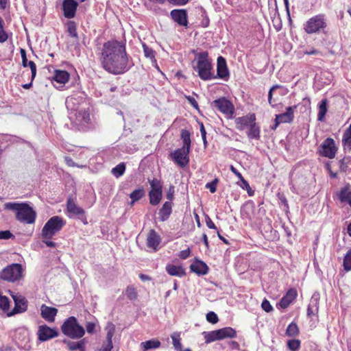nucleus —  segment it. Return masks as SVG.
I'll use <instances>...</instances> for the list:
<instances>
[{"label":"nucleus","instance_id":"a18cd8bd","mask_svg":"<svg viewBox=\"0 0 351 351\" xmlns=\"http://www.w3.org/2000/svg\"><path fill=\"white\" fill-rule=\"evenodd\" d=\"M351 163L350 157H344L339 161V168L341 171L346 172L348 169V165Z\"/></svg>","mask_w":351,"mask_h":351},{"label":"nucleus","instance_id":"6e6552de","mask_svg":"<svg viewBox=\"0 0 351 351\" xmlns=\"http://www.w3.org/2000/svg\"><path fill=\"white\" fill-rule=\"evenodd\" d=\"M66 210L70 218L77 217L84 224H87L88 222L84 210L77 205L71 197L66 201Z\"/></svg>","mask_w":351,"mask_h":351},{"label":"nucleus","instance_id":"b1692460","mask_svg":"<svg viewBox=\"0 0 351 351\" xmlns=\"http://www.w3.org/2000/svg\"><path fill=\"white\" fill-rule=\"evenodd\" d=\"M172 213V202H166L159 210V219L162 221H167Z\"/></svg>","mask_w":351,"mask_h":351},{"label":"nucleus","instance_id":"c03bdc74","mask_svg":"<svg viewBox=\"0 0 351 351\" xmlns=\"http://www.w3.org/2000/svg\"><path fill=\"white\" fill-rule=\"evenodd\" d=\"M149 183L151 186V191H162V183L159 180L156 178L149 179Z\"/></svg>","mask_w":351,"mask_h":351},{"label":"nucleus","instance_id":"dca6fc26","mask_svg":"<svg viewBox=\"0 0 351 351\" xmlns=\"http://www.w3.org/2000/svg\"><path fill=\"white\" fill-rule=\"evenodd\" d=\"M78 3L75 0H64L62 8L64 16L67 19H72L75 16Z\"/></svg>","mask_w":351,"mask_h":351},{"label":"nucleus","instance_id":"bb28decb","mask_svg":"<svg viewBox=\"0 0 351 351\" xmlns=\"http://www.w3.org/2000/svg\"><path fill=\"white\" fill-rule=\"evenodd\" d=\"M69 73L66 71L56 70L53 79L58 83L65 84L69 80Z\"/></svg>","mask_w":351,"mask_h":351},{"label":"nucleus","instance_id":"69168bd1","mask_svg":"<svg viewBox=\"0 0 351 351\" xmlns=\"http://www.w3.org/2000/svg\"><path fill=\"white\" fill-rule=\"evenodd\" d=\"M206 226L210 228V229H217V227L215 225V223H213V221H212V219L208 217V216H206Z\"/></svg>","mask_w":351,"mask_h":351},{"label":"nucleus","instance_id":"a878e982","mask_svg":"<svg viewBox=\"0 0 351 351\" xmlns=\"http://www.w3.org/2000/svg\"><path fill=\"white\" fill-rule=\"evenodd\" d=\"M338 196L341 202H348L351 206V188L350 185H347L342 188Z\"/></svg>","mask_w":351,"mask_h":351},{"label":"nucleus","instance_id":"864d4df0","mask_svg":"<svg viewBox=\"0 0 351 351\" xmlns=\"http://www.w3.org/2000/svg\"><path fill=\"white\" fill-rule=\"evenodd\" d=\"M8 38V34L3 29V20L0 18V43L5 42Z\"/></svg>","mask_w":351,"mask_h":351},{"label":"nucleus","instance_id":"4d7b16f0","mask_svg":"<svg viewBox=\"0 0 351 351\" xmlns=\"http://www.w3.org/2000/svg\"><path fill=\"white\" fill-rule=\"evenodd\" d=\"M14 237V236L12 234V232L10 230L0 231V239L7 240Z\"/></svg>","mask_w":351,"mask_h":351},{"label":"nucleus","instance_id":"e2e57ef3","mask_svg":"<svg viewBox=\"0 0 351 351\" xmlns=\"http://www.w3.org/2000/svg\"><path fill=\"white\" fill-rule=\"evenodd\" d=\"M96 324L94 322H88L86 325V330L88 333L93 334L95 332Z\"/></svg>","mask_w":351,"mask_h":351},{"label":"nucleus","instance_id":"f03ea898","mask_svg":"<svg viewBox=\"0 0 351 351\" xmlns=\"http://www.w3.org/2000/svg\"><path fill=\"white\" fill-rule=\"evenodd\" d=\"M4 208L16 213V219L24 224H33L35 223L36 212L27 203L7 202Z\"/></svg>","mask_w":351,"mask_h":351},{"label":"nucleus","instance_id":"4c0bfd02","mask_svg":"<svg viewBox=\"0 0 351 351\" xmlns=\"http://www.w3.org/2000/svg\"><path fill=\"white\" fill-rule=\"evenodd\" d=\"M171 337L172 339L173 345L176 351H182V344H181V338L180 333L178 332H173Z\"/></svg>","mask_w":351,"mask_h":351},{"label":"nucleus","instance_id":"5fc2aeb1","mask_svg":"<svg viewBox=\"0 0 351 351\" xmlns=\"http://www.w3.org/2000/svg\"><path fill=\"white\" fill-rule=\"evenodd\" d=\"M206 319L208 322L212 324H216L219 320L217 314L213 311L207 313Z\"/></svg>","mask_w":351,"mask_h":351},{"label":"nucleus","instance_id":"f3484780","mask_svg":"<svg viewBox=\"0 0 351 351\" xmlns=\"http://www.w3.org/2000/svg\"><path fill=\"white\" fill-rule=\"evenodd\" d=\"M256 121L254 114H249L246 116L238 117L235 119L237 128L239 130H243L245 128H249L252 123Z\"/></svg>","mask_w":351,"mask_h":351},{"label":"nucleus","instance_id":"4be33fe9","mask_svg":"<svg viewBox=\"0 0 351 351\" xmlns=\"http://www.w3.org/2000/svg\"><path fill=\"white\" fill-rule=\"evenodd\" d=\"M160 243V237L154 230H150L147 238V245L148 247L157 250V247Z\"/></svg>","mask_w":351,"mask_h":351},{"label":"nucleus","instance_id":"f8f14e48","mask_svg":"<svg viewBox=\"0 0 351 351\" xmlns=\"http://www.w3.org/2000/svg\"><path fill=\"white\" fill-rule=\"evenodd\" d=\"M321 155L328 158H333L337 152L335 141L331 138H326L321 145Z\"/></svg>","mask_w":351,"mask_h":351},{"label":"nucleus","instance_id":"13d9d810","mask_svg":"<svg viewBox=\"0 0 351 351\" xmlns=\"http://www.w3.org/2000/svg\"><path fill=\"white\" fill-rule=\"evenodd\" d=\"M261 306H262V308H263L265 311H266V312H267V313L271 312V311L273 310V307H272V306L270 304V302H269L267 300H266V299H265V300L263 301V302H262V304H261Z\"/></svg>","mask_w":351,"mask_h":351},{"label":"nucleus","instance_id":"680f3d73","mask_svg":"<svg viewBox=\"0 0 351 351\" xmlns=\"http://www.w3.org/2000/svg\"><path fill=\"white\" fill-rule=\"evenodd\" d=\"M280 86L279 85H274L273 86L269 93H268V102L269 104L274 106V105L272 104V95H273V92L275 91L276 89L279 88Z\"/></svg>","mask_w":351,"mask_h":351},{"label":"nucleus","instance_id":"39448f33","mask_svg":"<svg viewBox=\"0 0 351 351\" xmlns=\"http://www.w3.org/2000/svg\"><path fill=\"white\" fill-rule=\"evenodd\" d=\"M65 224L66 221L59 216L51 217L42 229V237L45 239H51Z\"/></svg>","mask_w":351,"mask_h":351},{"label":"nucleus","instance_id":"9d476101","mask_svg":"<svg viewBox=\"0 0 351 351\" xmlns=\"http://www.w3.org/2000/svg\"><path fill=\"white\" fill-rule=\"evenodd\" d=\"M16 343L19 348L30 350L32 348L29 341V332L25 328H18L14 335Z\"/></svg>","mask_w":351,"mask_h":351},{"label":"nucleus","instance_id":"603ef678","mask_svg":"<svg viewBox=\"0 0 351 351\" xmlns=\"http://www.w3.org/2000/svg\"><path fill=\"white\" fill-rule=\"evenodd\" d=\"M343 266L346 271L351 270V250L347 253L344 258Z\"/></svg>","mask_w":351,"mask_h":351},{"label":"nucleus","instance_id":"58836bf2","mask_svg":"<svg viewBox=\"0 0 351 351\" xmlns=\"http://www.w3.org/2000/svg\"><path fill=\"white\" fill-rule=\"evenodd\" d=\"M327 112V101L326 99H323L319 104L318 120L322 121Z\"/></svg>","mask_w":351,"mask_h":351},{"label":"nucleus","instance_id":"79ce46f5","mask_svg":"<svg viewBox=\"0 0 351 351\" xmlns=\"http://www.w3.org/2000/svg\"><path fill=\"white\" fill-rule=\"evenodd\" d=\"M63 343L67 346V348L70 351H75L81 348V339L78 341H72L71 340L64 339L63 340Z\"/></svg>","mask_w":351,"mask_h":351},{"label":"nucleus","instance_id":"72a5a7b5","mask_svg":"<svg viewBox=\"0 0 351 351\" xmlns=\"http://www.w3.org/2000/svg\"><path fill=\"white\" fill-rule=\"evenodd\" d=\"M248 138L259 139L260 138V128L256 125V122L252 123L249 127V130L247 133Z\"/></svg>","mask_w":351,"mask_h":351},{"label":"nucleus","instance_id":"09e8293b","mask_svg":"<svg viewBox=\"0 0 351 351\" xmlns=\"http://www.w3.org/2000/svg\"><path fill=\"white\" fill-rule=\"evenodd\" d=\"M9 306V299L6 296L1 295L0 294V308H1L3 311H6L8 310Z\"/></svg>","mask_w":351,"mask_h":351},{"label":"nucleus","instance_id":"ddd939ff","mask_svg":"<svg viewBox=\"0 0 351 351\" xmlns=\"http://www.w3.org/2000/svg\"><path fill=\"white\" fill-rule=\"evenodd\" d=\"M37 335L38 340L43 342L58 337V332L47 325H42L38 327Z\"/></svg>","mask_w":351,"mask_h":351},{"label":"nucleus","instance_id":"774afa93","mask_svg":"<svg viewBox=\"0 0 351 351\" xmlns=\"http://www.w3.org/2000/svg\"><path fill=\"white\" fill-rule=\"evenodd\" d=\"M186 99L187 100L189 101V102L196 109L198 108V104L197 102L196 101L195 99L193 97H191V96H187L186 97Z\"/></svg>","mask_w":351,"mask_h":351},{"label":"nucleus","instance_id":"e433bc0d","mask_svg":"<svg viewBox=\"0 0 351 351\" xmlns=\"http://www.w3.org/2000/svg\"><path fill=\"white\" fill-rule=\"evenodd\" d=\"M145 195V191L143 188L134 190L130 194V197L132 199L130 205H133L135 202L139 200Z\"/></svg>","mask_w":351,"mask_h":351},{"label":"nucleus","instance_id":"2eb2a0df","mask_svg":"<svg viewBox=\"0 0 351 351\" xmlns=\"http://www.w3.org/2000/svg\"><path fill=\"white\" fill-rule=\"evenodd\" d=\"M297 106H289L287 108L286 112L276 116V125H278L280 123H290L294 118V111Z\"/></svg>","mask_w":351,"mask_h":351},{"label":"nucleus","instance_id":"6e6d98bb","mask_svg":"<svg viewBox=\"0 0 351 351\" xmlns=\"http://www.w3.org/2000/svg\"><path fill=\"white\" fill-rule=\"evenodd\" d=\"M218 182V180L217 179H215L213 181L210 182H208L206 184V188L209 189L210 191L213 193L216 191L217 190V184Z\"/></svg>","mask_w":351,"mask_h":351},{"label":"nucleus","instance_id":"3c124183","mask_svg":"<svg viewBox=\"0 0 351 351\" xmlns=\"http://www.w3.org/2000/svg\"><path fill=\"white\" fill-rule=\"evenodd\" d=\"M78 118L84 121V123H88L90 120V114L88 111L85 110H81L78 112Z\"/></svg>","mask_w":351,"mask_h":351},{"label":"nucleus","instance_id":"7ed1b4c3","mask_svg":"<svg viewBox=\"0 0 351 351\" xmlns=\"http://www.w3.org/2000/svg\"><path fill=\"white\" fill-rule=\"evenodd\" d=\"M208 56L206 51L199 53L197 56V65L194 66L198 75L203 80H209L217 77L212 72V64Z\"/></svg>","mask_w":351,"mask_h":351},{"label":"nucleus","instance_id":"9b49d317","mask_svg":"<svg viewBox=\"0 0 351 351\" xmlns=\"http://www.w3.org/2000/svg\"><path fill=\"white\" fill-rule=\"evenodd\" d=\"M212 106L224 114L228 118H231L234 112L233 104L225 97H221L212 102Z\"/></svg>","mask_w":351,"mask_h":351},{"label":"nucleus","instance_id":"f257e3e1","mask_svg":"<svg viewBox=\"0 0 351 351\" xmlns=\"http://www.w3.org/2000/svg\"><path fill=\"white\" fill-rule=\"evenodd\" d=\"M100 61L103 68L112 74H121L131 67L125 45L117 40L105 43L102 47Z\"/></svg>","mask_w":351,"mask_h":351},{"label":"nucleus","instance_id":"8fccbe9b","mask_svg":"<svg viewBox=\"0 0 351 351\" xmlns=\"http://www.w3.org/2000/svg\"><path fill=\"white\" fill-rule=\"evenodd\" d=\"M311 303L308 305L307 308V315L308 317H311L315 314V311H317V300H312Z\"/></svg>","mask_w":351,"mask_h":351},{"label":"nucleus","instance_id":"bf43d9fd","mask_svg":"<svg viewBox=\"0 0 351 351\" xmlns=\"http://www.w3.org/2000/svg\"><path fill=\"white\" fill-rule=\"evenodd\" d=\"M241 182V187L243 189H245L247 191V193L250 195H252L253 194V192L250 193L251 188L250 186L249 183L244 179L243 177L241 179H240Z\"/></svg>","mask_w":351,"mask_h":351},{"label":"nucleus","instance_id":"0e129e2a","mask_svg":"<svg viewBox=\"0 0 351 351\" xmlns=\"http://www.w3.org/2000/svg\"><path fill=\"white\" fill-rule=\"evenodd\" d=\"M174 186H171L168 190L167 194V198L169 200V202H171L173 199V194H174Z\"/></svg>","mask_w":351,"mask_h":351},{"label":"nucleus","instance_id":"412c9836","mask_svg":"<svg viewBox=\"0 0 351 351\" xmlns=\"http://www.w3.org/2000/svg\"><path fill=\"white\" fill-rule=\"evenodd\" d=\"M190 269L198 276L206 275L208 272L207 265L203 261L197 259L190 265Z\"/></svg>","mask_w":351,"mask_h":351},{"label":"nucleus","instance_id":"052dcab7","mask_svg":"<svg viewBox=\"0 0 351 351\" xmlns=\"http://www.w3.org/2000/svg\"><path fill=\"white\" fill-rule=\"evenodd\" d=\"M113 348L112 343L106 342V341L103 343L102 346L100 348L96 350V351H111Z\"/></svg>","mask_w":351,"mask_h":351},{"label":"nucleus","instance_id":"c9c22d12","mask_svg":"<svg viewBox=\"0 0 351 351\" xmlns=\"http://www.w3.org/2000/svg\"><path fill=\"white\" fill-rule=\"evenodd\" d=\"M105 330L106 332V342L112 343V339L114 335L115 332V326L112 322H108L106 327Z\"/></svg>","mask_w":351,"mask_h":351},{"label":"nucleus","instance_id":"1a4fd4ad","mask_svg":"<svg viewBox=\"0 0 351 351\" xmlns=\"http://www.w3.org/2000/svg\"><path fill=\"white\" fill-rule=\"evenodd\" d=\"M191 149L184 147L178 148L170 153L171 160L181 168L186 167L189 163Z\"/></svg>","mask_w":351,"mask_h":351},{"label":"nucleus","instance_id":"f704fd0d","mask_svg":"<svg viewBox=\"0 0 351 351\" xmlns=\"http://www.w3.org/2000/svg\"><path fill=\"white\" fill-rule=\"evenodd\" d=\"M181 138L183 143L182 147L191 149V141L190 132L186 130H182L181 131Z\"/></svg>","mask_w":351,"mask_h":351},{"label":"nucleus","instance_id":"6ab92c4d","mask_svg":"<svg viewBox=\"0 0 351 351\" xmlns=\"http://www.w3.org/2000/svg\"><path fill=\"white\" fill-rule=\"evenodd\" d=\"M58 310L54 307H49L45 304H42L40 307L41 317L49 322H53L57 315Z\"/></svg>","mask_w":351,"mask_h":351},{"label":"nucleus","instance_id":"2f4dec72","mask_svg":"<svg viewBox=\"0 0 351 351\" xmlns=\"http://www.w3.org/2000/svg\"><path fill=\"white\" fill-rule=\"evenodd\" d=\"M219 332L221 337V339L225 338H233L236 337L237 335L236 330L231 327H225L219 329Z\"/></svg>","mask_w":351,"mask_h":351},{"label":"nucleus","instance_id":"4468645a","mask_svg":"<svg viewBox=\"0 0 351 351\" xmlns=\"http://www.w3.org/2000/svg\"><path fill=\"white\" fill-rule=\"evenodd\" d=\"M13 300L14 301V308L13 310L8 313V316L14 315L16 313L25 312L27 310V300L21 295H13Z\"/></svg>","mask_w":351,"mask_h":351},{"label":"nucleus","instance_id":"473e14b6","mask_svg":"<svg viewBox=\"0 0 351 351\" xmlns=\"http://www.w3.org/2000/svg\"><path fill=\"white\" fill-rule=\"evenodd\" d=\"M66 27L69 35L75 39L74 42L78 43L76 23L74 21H70L66 23Z\"/></svg>","mask_w":351,"mask_h":351},{"label":"nucleus","instance_id":"c756f323","mask_svg":"<svg viewBox=\"0 0 351 351\" xmlns=\"http://www.w3.org/2000/svg\"><path fill=\"white\" fill-rule=\"evenodd\" d=\"M149 202L152 205L156 206L159 204L162 199V191H150L149 192Z\"/></svg>","mask_w":351,"mask_h":351},{"label":"nucleus","instance_id":"423d86ee","mask_svg":"<svg viewBox=\"0 0 351 351\" xmlns=\"http://www.w3.org/2000/svg\"><path fill=\"white\" fill-rule=\"evenodd\" d=\"M23 268L19 263H12L3 269L0 272V278L8 282H16L22 277Z\"/></svg>","mask_w":351,"mask_h":351},{"label":"nucleus","instance_id":"7c9ffc66","mask_svg":"<svg viewBox=\"0 0 351 351\" xmlns=\"http://www.w3.org/2000/svg\"><path fill=\"white\" fill-rule=\"evenodd\" d=\"M203 334L204 336L206 343H207L217 340H221L219 330H215L208 332H204Z\"/></svg>","mask_w":351,"mask_h":351},{"label":"nucleus","instance_id":"c85d7f7f","mask_svg":"<svg viewBox=\"0 0 351 351\" xmlns=\"http://www.w3.org/2000/svg\"><path fill=\"white\" fill-rule=\"evenodd\" d=\"M160 346V341L158 339H151L146 341H143L141 343V347L143 351H147L152 349H156L159 348Z\"/></svg>","mask_w":351,"mask_h":351},{"label":"nucleus","instance_id":"5701e85b","mask_svg":"<svg viewBox=\"0 0 351 351\" xmlns=\"http://www.w3.org/2000/svg\"><path fill=\"white\" fill-rule=\"evenodd\" d=\"M298 295L297 291L294 289H290L280 301V307L285 308L296 298Z\"/></svg>","mask_w":351,"mask_h":351},{"label":"nucleus","instance_id":"338daca9","mask_svg":"<svg viewBox=\"0 0 351 351\" xmlns=\"http://www.w3.org/2000/svg\"><path fill=\"white\" fill-rule=\"evenodd\" d=\"M190 255V250L188 248L186 250H182L180 252L179 257L182 259H186Z\"/></svg>","mask_w":351,"mask_h":351},{"label":"nucleus","instance_id":"cd10ccee","mask_svg":"<svg viewBox=\"0 0 351 351\" xmlns=\"http://www.w3.org/2000/svg\"><path fill=\"white\" fill-rule=\"evenodd\" d=\"M166 270L171 276L181 277L185 275V271L181 266L167 265L166 266Z\"/></svg>","mask_w":351,"mask_h":351},{"label":"nucleus","instance_id":"393cba45","mask_svg":"<svg viewBox=\"0 0 351 351\" xmlns=\"http://www.w3.org/2000/svg\"><path fill=\"white\" fill-rule=\"evenodd\" d=\"M21 54L22 58V65L24 67H27V66H29L32 72V80H33L36 74V64L33 61H27L26 51L25 49H21Z\"/></svg>","mask_w":351,"mask_h":351},{"label":"nucleus","instance_id":"20e7f679","mask_svg":"<svg viewBox=\"0 0 351 351\" xmlns=\"http://www.w3.org/2000/svg\"><path fill=\"white\" fill-rule=\"evenodd\" d=\"M62 332L72 339H81L85 334V330L81 326L77 319L73 317H69L66 319L61 326Z\"/></svg>","mask_w":351,"mask_h":351},{"label":"nucleus","instance_id":"0eeeda50","mask_svg":"<svg viewBox=\"0 0 351 351\" xmlns=\"http://www.w3.org/2000/svg\"><path fill=\"white\" fill-rule=\"evenodd\" d=\"M326 26L324 15L318 14L308 19L304 24V29L308 34H314L319 32Z\"/></svg>","mask_w":351,"mask_h":351},{"label":"nucleus","instance_id":"aec40b11","mask_svg":"<svg viewBox=\"0 0 351 351\" xmlns=\"http://www.w3.org/2000/svg\"><path fill=\"white\" fill-rule=\"evenodd\" d=\"M217 77L221 79H226L229 77V71L224 58L219 56L217 58Z\"/></svg>","mask_w":351,"mask_h":351},{"label":"nucleus","instance_id":"ea45409f","mask_svg":"<svg viewBox=\"0 0 351 351\" xmlns=\"http://www.w3.org/2000/svg\"><path fill=\"white\" fill-rule=\"evenodd\" d=\"M299 333V328L298 325L294 323L291 322L287 327L286 330V335L289 337H295Z\"/></svg>","mask_w":351,"mask_h":351},{"label":"nucleus","instance_id":"49530a36","mask_svg":"<svg viewBox=\"0 0 351 351\" xmlns=\"http://www.w3.org/2000/svg\"><path fill=\"white\" fill-rule=\"evenodd\" d=\"M287 346L291 351H298L300 346V341L298 339H291L288 341Z\"/></svg>","mask_w":351,"mask_h":351},{"label":"nucleus","instance_id":"a19ab883","mask_svg":"<svg viewBox=\"0 0 351 351\" xmlns=\"http://www.w3.org/2000/svg\"><path fill=\"white\" fill-rule=\"evenodd\" d=\"M125 171V165L124 162H121L115 167L112 168V173L116 177L119 178L123 176Z\"/></svg>","mask_w":351,"mask_h":351},{"label":"nucleus","instance_id":"37998d69","mask_svg":"<svg viewBox=\"0 0 351 351\" xmlns=\"http://www.w3.org/2000/svg\"><path fill=\"white\" fill-rule=\"evenodd\" d=\"M143 48L145 56L149 58L152 61H156L154 51L145 44H143Z\"/></svg>","mask_w":351,"mask_h":351},{"label":"nucleus","instance_id":"a211bd4d","mask_svg":"<svg viewBox=\"0 0 351 351\" xmlns=\"http://www.w3.org/2000/svg\"><path fill=\"white\" fill-rule=\"evenodd\" d=\"M171 16L173 20L181 26H187V12L185 10H173Z\"/></svg>","mask_w":351,"mask_h":351},{"label":"nucleus","instance_id":"de8ad7c7","mask_svg":"<svg viewBox=\"0 0 351 351\" xmlns=\"http://www.w3.org/2000/svg\"><path fill=\"white\" fill-rule=\"evenodd\" d=\"M125 294L127 298L130 300H134L137 298V293L134 287H128L125 291Z\"/></svg>","mask_w":351,"mask_h":351}]
</instances>
